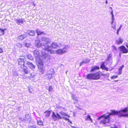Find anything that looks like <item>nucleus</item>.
<instances>
[{
  "label": "nucleus",
  "instance_id": "7",
  "mask_svg": "<svg viewBox=\"0 0 128 128\" xmlns=\"http://www.w3.org/2000/svg\"><path fill=\"white\" fill-rule=\"evenodd\" d=\"M52 117L54 121H56L59 119H62V117L58 113L56 114L54 112H52Z\"/></svg>",
  "mask_w": 128,
  "mask_h": 128
},
{
  "label": "nucleus",
  "instance_id": "38",
  "mask_svg": "<svg viewBox=\"0 0 128 128\" xmlns=\"http://www.w3.org/2000/svg\"><path fill=\"white\" fill-rule=\"evenodd\" d=\"M112 15V22H111V24H112L113 23V22H114V14Z\"/></svg>",
  "mask_w": 128,
  "mask_h": 128
},
{
  "label": "nucleus",
  "instance_id": "9",
  "mask_svg": "<svg viewBox=\"0 0 128 128\" xmlns=\"http://www.w3.org/2000/svg\"><path fill=\"white\" fill-rule=\"evenodd\" d=\"M54 72L53 68L50 69L47 72L46 76L49 79H50L52 77V75L54 74Z\"/></svg>",
  "mask_w": 128,
  "mask_h": 128
},
{
  "label": "nucleus",
  "instance_id": "58",
  "mask_svg": "<svg viewBox=\"0 0 128 128\" xmlns=\"http://www.w3.org/2000/svg\"><path fill=\"white\" fill-rule=\"evenodd\" d=\"M106 0V1H107V0Z\"/></svg>",
  "mask_w": 128,
  "mask_h": 128
},
{
  "label": "nucleus",
  "instance_id": "18",
  "mask_svg": "<svg viewBox=\"0 0 128 128\" xmlns=\"http://www.w3.org/2000/svg\"><path fill=\"white\" fill-rule=\"evenodd\" d=\"M27 36L26 34H23L20 36H19L18 37V39L19 40H22L26 38Z\"/></svg>",
  "mask_w": 128,
  "mask_h": 128
},
{
  "label": "nucleus",
  "instance_id": "3",
  "mask_svg": "<svg viewBox=\"0 0 128 128\" xmlns=\"http://www.w3.org/2000/svg\"><path fill=\"white\" fill-rule=\"evenodd\" d=\"M24 71L26 74H29V75L28 76H26L25 75H23V77L24 78L30 79L32 80H33V78L35 76V74L34 73H31L27 69H24Z\"/></svg>",
  "mask_w": 128,
  "mask_h": 128
},
{
  "label": "nucleus",
  "instance_id": "12",
  "mask_svg": "<svg viewBox=\"0 0 128 128\" xmlns=\"http://www.w3.org/2000/svg\"><path fill=\"white\" fill-rule=\"evenodd\" d=\"M71 97L74 100V104L78 102V98L75 94H72L71 95Z\"/></svg>",
  "mask_w": 128,
  "mask_h": 128
},
{
  "label": "nucleus",
  "instance_id": "13",
  "mask_svg": "<svg viewBox=\"0 0 128 128\" xmlns=\"http://www.w3.org/2000/svg\"><path fill=\"white\" fill-rule=\"evenodd\" d=\"M123 42V39L120 36L119 37L118 39L116 40V42L117 44H122Z\"/></svg>",
  "mask_w": 128,
  "mask_h": 128
},
{
  "label": "nucleus",
  "instance_id": "28",
  "mask_svg": "<svg viewBox=\"0 0 128 128\" xmlns=\"http://www.w3.org/2000/svg\"><path fill=\"white\" fill-rule=\"evenodd\" d=\"M60 114L62 116H66L68 117H70V116H68L67 114L66 113L63 112H60Z\"/></svg>",
  "mask_w": 128,
  "mask_h": 128
},
{
  "label": "nucleus",
  "instance_id": "56",
  "mask_svg": "<svg viewBox=\"0 0 128 128\" xmlns=\"http://www.w3.org/2000/svg\"><path fill=\"white\" fill-rule=\"evenodd\" d=\"M110 8L112 10V8L111 7H110Z\"/></svg>",
  "mask_w": 128,
  "mask_h": 128
},
{
  "label": "nucleus",
  "instance_id": "50",
  "mask_svg": "<svg viewBox=\"0 0 128 128\" xmlns=\"http://www.w3.org/2000/svg\"><path fill=\"white\" fill-rule=\"evenodd\" d=\"M119 72L118 73V74L119 75H120L122 73V71H118Z\"/></svg>",
  "mask_w": 128,
  "mask_h": 128
},
{
  "label": "nucleus",
  "instance_id": "46",
  "mask_svg": "<svg viewBox=\"0 0 128 128\" xmlns=\"http://www.w3.org/2000/svg\"><path fill=\"white\" fill-rule=\"evenodd\" d=\"M122 26V25H120V27H119L118 29V30H121V28Z\"/></svg>",
  "mask_w": 128,
  "mask_h": 128
},
{
  "label": "nucleus",
  "instance_id": "15",
  "mask_svg": "<svg viewBox=\"0 0 128 128\" xmlns=\"http://www.w3.org/2000/svg\"><path fill=\"white\" fill-rule=\"evenodd\" d=\"M86 78L88 80H93V74H89L86 76Z\"/></svg>",
  "mask_w": 128,
  "mask_h": 128
},
{
  "label": "nucleus",
  "instance_id": "39",
  "mask_svg": "<svg viewBox=\"0 0 128 128\" xmlns=\"http://www.w3.org/2000/svg\"><path fill=\"white\" fill-rule=\"evenodd\" d=\"M124 67V65H122V66H120L118 69V71H122V68Z\"/></svg>",
  "mask_w": 128,
  "mask_h": 128
},
{
  "label": "nucleus",
  "instance_id": "11",
  "mask_svg": "<svg viewBox=\"0 0 128 128\" xmlns=\"http://www.w3.org/2000/svg\"><path fill=\"white\" fill-rule=\"evenodd\" d=\"M120 49V52L122 53H126L128 52L127 49L124 46H122L119 47Z\"/></svg>",
  "mask_w": 128,
  "mask_h": 128
},
{
  "label": "nucleus",
  "instance_id": "1",
  "mask_svg": "<svg viewBox=\"0 0 128 128\" xmlns=\"http://www.w3.org/2000/svg\"><path fill=\"white\" fill-rule=\"evenodd\" d=\"M128 108H126L124 109L119 111L112 110L111 112L109 113L108 115L104 114L101 116L98 117L97 119L100 120L102 118V120L100 122L105 124H106L110 122V115L117 114L120 116H128V114H125V113L127 111Z\"/></svg>",
  "mask_w": 128,
  "mask_h": 128
},
{
  "label": "nucleus",
  "instance_id": "24",
  "mask_svg": "<svg viewBox=\"0 0 128 128\" xmlns=\"http://www.w3.org/2000/svg\"><path fill=\"white\" fill-rule=\"evenodd\" d=\"M99 68L98 66H95L92 67L90 70L91 72H92L96 71L97 70L99 69Z\"/></svg>",
  "mask_w": 128,
  "mask_h": 128
},
{
  "label": "nucleus",
  "instance_id": "40",
  "mask_svg": "<svg viewBox=\"0 0 128 128\" xmlns=\"http://www.w3.org/2000/svg\"><path fill=\"white\" fill-rule=\"evenodd\" d=\"M52 86H50L48 88V90L50 92H52Z\"/></svg>",
  "mask_w": 128,
  "mask_h": 128
},
{
  "label": "nucleus",
  "instance_id": "31",
  "mask_svg": "<svg viewBox=\"0 0 128 128\" xmlns=\"http://www.w3.org/2000/svg\"><path fill=\"white\" fill-rule=\"evenodd\" d=\"M43 122L42 121L40 120H39L38 121V124L40 125H42L43 124Z\"/></svg>",
  "mask_w": 128,
  "mask_h": 128
},
{
  "label": "nucleus",
  "instance_id": "33",
  "mask_svg": "<svg viewBox=\"0 0 128 128\" xmlns=\"http://www.w3.org/2000/svg\"><path fill=\"white\" fill-rule=\"evenodd\" d=\"M62 118H64L65 120H68V122H70V123L72 124V122L71 121H70L68 118H66V117H62Z\"/></svg>",
  "mask_w": 128,
  "mask_h": 128
},
{
  "label": "nucleus",
  "instance_id": "59",
  "mask_svg": "<svg viewBox=\"0 0 128 128\" xmlns=\"http://www.w3.org/2000/svg\"><path fill=\"white\" fill-rule=\"evenodd\" d=\"M86 114V112L85 113V114Z\"/></svg>",
  "mask_w": 128,
  "mask_h": 128
},
{
  "label": "nucleus",
  "instance_id": "34",
  "mask_svg": "<svg viewBox=\"0 0 128 128\" xmlns=\"http://www.w3.org/2000/svg\"><path fill=\"white\" fill-rule=\"evenodd\" d=\"M112 24V28L115 30H116V24H113V23Z\"/></svg>",
  "mask_w": 128,
  "mask_h": 128
},
{
  "label": "nucleus",
  "instance_id": "14",
  "mask_svg": "<svg viewBox=\"0 0 128 128\" xmlns=\"http://www.w3.org/2000/svg\"><path fill=\"white\" fill-rule=\"evenodd\" d=\"M26 64L30 68L32 69L35 68V66L32 63L27 61Z\"/></svg>",
  "mask_w": 128,
  "mask_h": 128
},
{
  "label": "nucleus",
  "instance_id": "4",
  "mask_svg": "<svg viewBox=\"0 0 128 128\" xmlns=\"http://www.w3.org/2000/svg\"><path fill=\"white\" fill-rule=\"evenodd\" d=\"M36 61L37 62V64L39 70L42 72V74L43 73L44 70L43 68V64L42 60H38L36 58Z\"/></svg>",
  "mask_w": 128,
  "mask_h": 128
},
{
  "label": "nucleus",
  "instance_id": "43",
  "mask_svg": "<svg viewBox=\"0 0 128 128\" xmlns=\"http://www.w3.org/2000/svg\"><path fill=\"white\" fill-rule=\"evenodd\" d=\"M6 29H4V30L2 29L1 28H0V30H1L2 32V34L3 35L4 34V31Z\"/></svg>",
  "mask_w": 128,
  "mask_h": 128
},
{
  "label": "nucleus",
  "instance_id": "35",
  "mask_svg": "<svg viewBox=\"0 0 128 128\" xmlns=\"http://www.w3.org/2000/svg\"><path fill=\"white\" fill-rule=\"evenodd\" d=\"M90 60L88 59H86L85 60L83 61V62L84 64H86L90 62Z\"/></svg>",
  "mask_w": 128,
  "mask_h": 128
},
{
  "label": "nucleus",
  "instance_id": "22",
  "mask_svg": "<svg viewBox=\"0 0 128 128\" xmlns=\"http://www.w3.org/2000/svg\"><path fill=\"white\" fill-rule=\"evenodd\" d=\"M51 113V111L46 110L44 112V115L46 117H48Z\"/></svg>",
  "mask_w": 128,
  "mask_h": 128
},
{
  "label": "nucleus",
  "instance_id": "8",
  "mask_svg": "<svg viewBox=\"0 0 128 128\" xmlns=\"http://www.w3.org/2000/svg\"><path fill=\"white\" fill-rule=\"evenodd\" d=\"M26 61V59L24 57H22L21 58H19L18 59V64L21 65V67L24 66V63Z\"/></svg>",
  "mask_w": 128,
  "mask_h": 128
},
{
  "label": "nucleus",
  "instance_id": "55",
  "mask_svg": "<svg viewBox=\"0 0 128 128\" xmlns=\"http://www.w3.org/2000/svg\"><path fill=\"white\" fill-rule=\"evenodd\" d=\"M67 72H68V71H67L66 72V74H67Z\"/></svg>",
  "mask_w": 128,
  "mask_h": 128
},
{
  "label": "nucleus",
  "instance_id": "26",
  "mask_svg": "<svg viewBox=\"0 0 128 128\" xmlns=\"http://www.w3.org/2000/svg\"><path fill=\"white\" fill-rule=\"evenodd\" d=\"M25 120H26L28 121L29 122L30 121L31 118L28 114H26L25 115Z\"/></svg>",
  "mask_w": 128,
  "mask_h": 128
},
{
  "label": "nucleus",
  "instance_id": "25",
  "mask_svg": "<svg viewBox=\"0 0 128 128\" xmlns=\"http://www.w3.org/2000/svg\"><path fill=\"white\" fill-rule=\"evenodd\" d=\"M104 62H103L102 63V64L100 68L102 69H104L107 71H108V68L106 67L104 65Z\"/></svg>",
  "mask_w": 128,
  "mask_h": 128
},
{
  "label": "nucleus",
  "instance_id": "54",
  "mask_svg": "<svg viewBox=\"0 0 128 128\" xmlns=\"http://www.w3.org/2000/svg\"><path fill=\"white\" fill-rule=\"evenodd\" d=\"M121 52L120 53V54H119V55H120V56L121 55Z\"/></svg>",
  "mask_w": 128,
  "mask_h": 128
},
{
  "label": "nucleus",
  "instance_id": "29",
  "mask_svg": "<svg viewBox=\"0 0 128 128\" xmlns=\"http://www.w3.org/2000/svg\"><path fill=\"white\" fill-rule=\"evenodd\" d=\"M24 44V45L27 48L30 47L31 46V44L30 43L26 42H25Z\"/></svg>",
  "mask_w": 128,
  "mask_h": 128
},
{
  "label": "nucleus",
  "instance_id": "49",
  "mask_svg": "<svg viewBox=\"0 0 128 128\" xmlns=\"http://www.w3.org/2000/svg\"><path fill=\"white\" fill-rule=\"evenodd\" d=\"M84 63L83 62H81L80 64V66H81L82 65H83V64H84Z\"/></svg>",
  "mask_w": 128,
  "mask_h": 128
},
{
  "label": "nucleus",
  "instance_id": "32",
  "mask_svg": "<svg viewBox=\"0 0 128 128\" xmlns=\"http://www.w3.org/2000/svg\"><path fill=\"white\" fill-rule=\"evenodd\" d=\"M16 45L19 48H21L22 46V44L20 43H17Z\"/></svg>",
  "mask_w": 128,
  "mask_h": 128
},
{
  "label": "nucleus",
  "instance_id": "20",
  "mask_svg": "<svg viewBox=\"0 0 128 128\" xmlns=\"http://www.w3.org/2000/svg\"><path fill=\"white\" fill-rule=\"evenodd\" d=\"M27 33L31 36H33L35 34L34 31V30H28L27 32Z\"/></svg>",
  "mask_w": 128,
  "mask_h": 128
},
{
  "label": "nucleus",
  "instance_id": "17",
  "mask_svg": "<svg viewBox=\"0 0 128 128\" xmlns=\"http://www.w3.org/2000/svg\"><path fill=\"white\" fill-rule=\"evenodd\" d=\"M35 43L36 47H39L43 46V44L42 43H40V41L39 40H36Z\"/></svg>",
  "mask_w": 128,
  "mask_h": 128
},
{
  "label": "nucleus",
  "instance_id": "2",
  "mask_svg": "<svg viewBox=\"0 0 128 128\" xmlns=\"http://www.w3.org/2000/svg\"><path fill=\"white\" fill-rule=\"evenodd\" d=\"M58 46L56 42H54L52 44L51 46H45V50L50 54H53L54 53V52L52 49V48H56L58 47Z\"/></svg>",
  "mask_w": 128,
  "mask_h": 128
},
{
  "label": "nucleus",
  "instance_id": "48",
  "mask_svg": "<svg viewBox=\"0 0 128 128\" xmlns=\"http://www.w3.org/2000/svg\"><path fill=\"white\" fill-rule=\"evenodd\" d=\"M58 45L59 46L58 47H60L62 46V44L61 43H60Z\"/></svg>",
  "mask_w": 128,
  "mask_h": 128
},
{
  "label": "nucleus",
  "instance_id": "41",
  "mask_svg": "<svg viewBox=\"0 0 128 128\" xmlns=\"http://www.w3.org/2000/svg\"><path fill=\"white\" fill-rule=\"evenodd\" d=\"M28 128H37L36 126H29L28 127Z\"/></svg>",
  "mask_w": 128,
  "mask_h": 128
},
{
  "label": "nucleus",
  "instance_id": "52",
  "mask_svg": "<svg viewBox=\"0 0 128 128\" xmlns=\"http://www.w3.org/2000/svg\"><path fill=\"white\" fill-rule=\"evenodd\" d=\"M111 14L112 15V14H113V11L112 10L111 12Z\"/></svg>",
  "mask_w": 128,
  "mask_h": 128
},
{
  "label": "nucleus",
  "instance_id": "36",
  "mask_svg": "<svg viewBox=\"0 0 128 128\" xmlns=\"http://www.w3.org/2000/svg\"><path fill=\"white\" fill-rule=\"evenodd\" d=\"M42 54L45 58L47 57V54L44 52H42Z\"/></svg>",
  "mask_w": 128,
  "mask_h": 128
},
{
  "label": "nucleus",
  "instance_id": "57",
  "mask_svg": "<svg viewBox=\"0 0 128 128\" xmlns=\"http://www.w3.org/2000/svg\"><path fill=\"white\" fill-rule=\"evenodd\" d=\"M34 4V6H35V4Z\"/></svg>",
  "mask_w": 128,
  "mask_h": 128
},
{
  "label": "nucleus",
  "instance_id": "16",
  "mask_svg": "<svg viewBox=\"0 0 128 128\" xmlns=\"http://www.w3.org/2000/svg\"><path fill=\"white\" fill-rule=\"evenodd\" d=\"M34 53L36 58V59L37 58V60H40V59H38L40 56L39 52L37 50H35L34 51Z\"/></svg>",
  "mask_w": 128,
  "mask_h": 128
},
{
  "label": "nucleus",
  "instance_id": "37",
  "mask_svg": "<svg viewBox=\"0 0 128 128\" xmlns=\"http://www.w3.org/2000/svg\"><path fill=\"white\" fill-rule=\"evenodd\" d=\"M112 47L113 48V51L115 52V51L116 50V48L114 46H112Z\"/></svg>",
  "mask_w": 128,
  "mask_h": 128
},
{
  "label": "nucleus",
  "instance_id": "53",
  "mask_svg": "<svg viewBox=\"0 0 128 128\" xmlns=\"http://www.w3.org/2000/svg\"><path fill=\"white\" fill-rule=\"evenodd\" d=\"M105 3H106V4H108V1H106Z\"/></svg>",
  "mask_w": 128,
  "mask_h": 128
},
{
  "label": "nucleus",
  "instance_id": "44",
  "mask_svg": "<svg viewBox=\"0 0 128 128\" xmlns=\"http://www.w3.org/2000/svg\"><path fill=\"white\" fill-rule=\"evenodd\" d=\"M117 77H118V76H112L111 77V78H112L114 79V78H115Z\"/></svg>",
  "mask_w": 128,
  "mask_h": 128
},
{
  "label": "nucleus",
  "instance_id": "47",
  "mask_svg": "<svg viewBox=\"0 0 128 128\" xmlns=\"http://www.w3.org/2000/svg\"><path fill=\"white\" fill-rule=\"evenodd\" d=\"M3 52L2 49L1 48H0V53H2Z\"/></svg>",
  "mask_w": 128,
  "mask_h": 128
},
{
  "label": "nucleus",
  "instance_id": "21",
  "mask_svg": "<svg viewBox=\"0 0 128 128\" xmlns=\"http://www.w3.org/2000/svg\"><path fill=\"white\" fill-rule=\"evenodd\" d=\"M85 120L86 121H90L91 122H93L92 119L89 114H87V116H85Z\"/></svg>",
  "mask_w": 128,
  "mask_h": 128
},
{
  "label": "nucleus",
  "instance_id": "5",
  "mask_svg": "<svg viewBox=\"0 0 128 128\" xmlns=\"http://www.w3.org/2000/svg\"><path fill=\"white\" fill-rule=\"evenodd\" d=\"M41 41L43 44V46H44V48L45 50V46H48L47 44L50 42L51 40L49 38L44 37L41 38Z\"/></svg>",
  "mask_w": 128,
  "mask_h": 128
},
{
  "label": "nucleus",
  "instance_id": "10",
  "mask_svg": "<svg viewBox=\"0 0 128 128\" xmlns=\"http://www.w3.org/2000/svg\"><path fill=\"white\" fill-rule=\"evenodd\" d=\"M102 74L101 72H99L93 74V80H98L100 79Z\"/></svg>",
  "mask_w": 128,
  "mask_h": 128
},
{
  "label": "nucleus",
  "instance_id": "6",
  "mask_svg": "<svg viewBox=\"0 0 128 128\" xmlns=\"http://www.w3.org/2000/svg\"><path fill=\"white\" fill-rule=\"evenodd\" d=\"M67 46H65L62 49H59L56 50L54 53L59 54H62L66 52H67Z\"/></svg>",
  "mask_w": 128,
  "mask_h": 128
},
{
  "label": "nucleus",
  "instance_id": "23",
  "mask_svg": "<svg viewBox=\"0 0 128 128\" xmlns=\"http://www.w3.org/2000/svg\"><path fill=\"white\" fill-rule=\"evenodd\" d=\"M15 21L16 22V23L19 24H20L23 23V20L22 19H16L15 20Z\"/></svg>",
  "mask_w": 128,
  "mask_h": 128
},
{
  "label": "nucleus",
  "instance_id": "42",
  "mask_svg": "<svg viewBox=\"0 0 128 128\" xmlns=\"http://www.w3.org/2000/svg\"><path fill=\"white\" fill-rule=\"evenodd\" d=\"M13 76H18V74L16 72H14L13 74Z\"/></svg>",
  "mask_w": 128,
  "mask_h": 128
},
{
  "label": "nucleus",
  "instance_id": "45",
  "mask_svg": "<svg viewBox=\"0 0 128 128\" xmlns=\"http://www.w3.org/2000/svg\"><path fill=\"white\" fill-rule=\"evenodd\" d=\"M29 91L30 92V93H32L33 92V90L32 88H29Z\"/></svg>",
  "mask_w": 128,
  "mask_h": 128
},
{
  "label": "nucleus",
  "instance_id": "51",
  "mask_svg": "<svg viewBox=\"0 0 128 128\" xmlns=\"http://www.w3.org/2000/svg\"><path fill=\"white\" fill-rule=\"evenodd\" d=\"M120 30H117V32H116V33H117V34L118 35L119 34V32L120 31Z\"/></svg>",
  "mask_w": 128,
  "mask_h": 128
},
{
  "label": "nucleus",
  "instance_id": "19",
  "mask_svg": "<svg viewBox=\"0 0 128 128\" xmlns=\"http://www.w3.org/2000/svg\"><path fill=\"white\" fill-rule=\"evenodd\" d=\"M112 62V60L111 58V56L110 55V54L108 58L107 61L106 62V63L107 64H111Z\"/></svg>",
  "mask_w": 128,
  "mask_h": 128
},
{
  "label": "nucleus",
  "instance_id": "30",
  "mask_svg": "<svg viewBox=\"0 0 128 128\" xmlns=\"http://www.w3.org/2000/svg\"><path fill=\"white\" fill-rule=\"evenodd\" d=\"M27 57L28 59L31 60H33V58L32 55L30 54H28L27 55Z\"/></svg>",
  "mask_w": 128,
  "mask_h": 128
},
{
  "label": "nucleus",
  "instance_id": "27",
  "mask_svg": "<svg viewBox=\"0 0 128 128\" xmlns=\"http://www.w3.org/2000/svg\"><path fill=\"white\" fill-rule=\"evenodd\" d=\"M36 32L38 35H40L42 34H44L43 32H41L38 29L36 30Z\"/></svg>",
  "mask_w": 128,
  "mask_h": 128
}]
</instances>
